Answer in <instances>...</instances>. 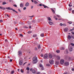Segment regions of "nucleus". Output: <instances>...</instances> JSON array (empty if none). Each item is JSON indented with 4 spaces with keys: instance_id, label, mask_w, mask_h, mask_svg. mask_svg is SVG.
I'll list each match as a JSON object with an SVG mask.
<instances>
[{
    "instance_id": "1",
    "label": "nucleus",
    "mask_w": 74,
    "mask_h": 74,
    "mask_svg": "<svg viewBox=\"0 0 74 74\" xmlns=\"http://www.w3.org/2000/svg\"><path fill=\"white\" fill-rule=\"evenodd\" d=\"M33 61L32 63L34 64H36L37 63V62L38 61V60H37V58L36 57H34L33 59Z\"/></svg>"
},
{
    "instance_id": "2",
    "label": "nucleus",
    "mask_w": 74,
    "mask_h": 74,
    "mask_svg": "<svg viewBox=\"0 0 74 74\" xmlns=\"http://www.w3.org/2000/svg\"><path fill=\"white\" fill-rule=\"evenodd\" d=\"M6 9L7 10H12L13 12H15L16 13H18V12H17V11H16L15 10H14L12 8H11L10 7L6 8Z\"/></svg>"
},
{
    "instance_id": "3",
    "label": "nucleus",
    "mask_w": 74,
    "mask_h": 74,
    "mask_svg": "<svg viewBox=\"0 0 74 74\" xmlns=\"http://www.w3.org/2000/svg\"><path fill=\"white\" fill-rule=\"evenodd\" d=\"M37 22V21L36 20H33L32 21L30 22V23H35V22Z\"/></svg>"
},
{
    "instance_id": "4",
    "label": "nucleus",
    "mask_w": 74,
    "mask_h": 74,
    "mask_svg": "<svg viewBox=\"0 0 74 74\" xmlns=\"http://www.w3.org/2000/svg\"><path fill=\"white\" fill-rule=\"evenodd\" d=\"M49 62L51 64H53V61L52 60H51L49 61Z\"/></svg>"
},
{
    "instance_id": "5",
    "label": "nucleus",
    "mask_w": 74,
    "mask_h": 74,
    "mask_svg": "<svg viewBox=\"0 0 74 74\" xmlns=\"http://www.w3.org/2000/svg\"><path fill=\"white\" fill-rule=\"evenodd\" d=\"M39 66L41 68L42 70H44V68H43V66H42V64H39Z\"/></svg>"
},
{
    "instance_id": "6",
    "label": "nucleus",
    "mask_w": 74,
    "mask_h": 74,
    "mask_svg": "<svg viewBox=\"0 0 74 74\" xmlns=\"http://www.w3.org/2000/svg\"><path fill=\"white\" fill-rule=\"evenodd\" d=\"M64 64L65 66H69V63L68 62H65L64 63Z\"/></svg>"
},
{
    "instance_id": "7",
    "label": "nucleus",
    "mask_w": 74,
    "mask_h": 74,
    "mask_svg": "<svg viewBox=\"0 0 74 74\" xmlns=\"http://www.w3.org/2000/svg\"><path fill=\"white\" fill-rule=\"evenodd\" d=\"M19 64L20 66H22V65L23 64V62L22 60H20L19 62Z\"/></svg>"
},
{
    "instance_id": "8",
    "label": "nucleus",
    "mask_w": 74,
    "mask_h": 74,
    "mask_svg": "<svg viewBox=\"0 0 74 74\" xmlns=\"http://www.w3.org/2000/svg\"><path fill=\"white\" fill-rule=\"evenodd\" d=\"M52 57H53V56H52V55L51 54H49V58H52Z\"/></svg>"
},
{
    "instance_id": "9",
    "label": "nucleus",
    "mask_w": 74,
    "mask_h": 74,
    "mask_svg": "<svg viewBox=\"0 0 74 74\" xmlns=\"http://www.w3.org/2000/svg\"><path fill=\"white\" fill-rule=\"evenodd\" d=\"M64 61L63 60H62L60 61V63L61 64H63L64 63Z\"/></svg>"
},
{
    "instance_id": "10",
    "label": "nucleus",
    "mask_w": 74,
    "mask_h": 74,
    "mask_svg": "<svg viewBox=\"0 0 74 74\" xmlns=\"http://www.w3.org/2000/svg\"><path fill=\"white\" fill-rule=\"evenodd\" d=\"M18 52V55H19V56H21V55H22V51H19Z\"/></svg>"
},
{
    "instance_id": "11",
    "label": "nucleus",
    "mask_w": 74,
    "mask_h": 74,
    "mask_svg": "<svg viewBox=\"0 0 74 74\" xmlns=\"http://www.w3.org/2000/svg\"><path fill=\"white\" fill-rule=\"evenodd\" d=\"M69 51L70 52L73 51V47H71L69 48Z\"/></svg>"
},
{
    "instance_id": "12",
    "label": "nucleus",
    "mask_w": 74,
    "mask_h": 74,
    "mask_svg": "<svg viewBox=\"0 0 74 74\" xmlns=\"http://www.w3.org/2000/svg\"><path fill=\"white\" fill-rule=\"evenodd\" d=\"M55 64H57L58 65H59V61L55 62Z\"/></svg>"
},
{
    "instance_id": "13",
    "label": "nucleus",
    "mask_w": 74,
    "mask_h": 74,
    "mask_svg": "<svg viewBox=\"0 0 74 74\" xmlns=\"http://www.w3.org/2000/svg\"><path fill=\"white\" fill-rule=\"evenodd\" d=\"M68 40H70V39L71 38V36H70V35H68Z\"/></svg>"
},
{
    "instance_id": "14",
    "label": "nucleus",
    "mask_w": 74,
    "mask_h": 74,
    "mask_svg": "<svg viewBox=\"0 0 74 74\" xmlns=\"http://www.w3.org/2000/svg\"><path fill=\"white\" fill-rule=\"evenodd\" d=\"M68 29L67 28H65L64 29V31L65 32H67V30H68Z\"/></svg>"
},
{
    "instance_id": "15",
    "label": "nucleus",
    "mask_w": 74,
    "mask_h": 74,
    "mask_svg": "<svg viewBox=\"0 0 74 74\" xmlns=\"http://www.w3.org/2000/svg\"><path fill=\"white\" fill-rule=\"evenodd\" d=\"M32 72L33 74H35V73H36V71H35L34 69H33L32 70Z\"/></svg>"
},
{
    "instance_id": "16",
    "label": "nucleus",
    "mask_w": 74,
    "mask_h": 74,
    "mask_svg": "<svg viewBox=\"0 0 74 74\" xmlns=\"http://www.w3.org/2000/svg\"><path fill=\"white\" fill-rule=\"evenodd\" d=\"M29 3L28 2H27L25 4V6L26 7H28V6H29Z\"/></svg>"
},
{
    "instance_id": "17",
    "label": "nucleus",
    "mask_w": 74,
    "mask_h": 74,
    "mask_svg": "<svg viewBox=\"0 0 74 74\" xmlns=\"http://www.w3.org/2000/svg\"><path fill=\"white\" fill-rule=\"evenodd\" d=\"M56 58L58 60H60V57L58 56H57Z\"/></svg>"
},
{
    "instance_id": "18",
    "label": "nucleus",
    "mask_w": 74,
    "mask_h": 74,
    "mask_svg": "<svg viewBox=\"0 0 74 74\" xmlns=\"http://www.w3.org/2000/svg\"><path fill=\"white\" fill-rule=\"evenodd\" d=\"M44 58H45V59H47V58H48V55L47 54H45L44 56Z\"/></svg>"
},
{
    "instance_id": "19",
    "label": "nucleus",
    "mask_w": 74,
    "mask_h": 74,
    "mask_svg": "<svg viewBox=\"0 0 74 74\" xmlns=\"http://www.w3.org/2000/svg\"><path fill=\"white\" fill-rule=\"evenodd\" d=\"M40 37H44V33H42L40 34Z\"/></svg>"
},
{
    "instance_id": "20",
    "label": "nucleus",
    "mask_w": 74,
    "mask_h": 74,
    "mask_svg": "<svg viewBox=\"0 0 74 74\" xmlns=\"http://www.w3.org/2000/svg\"><path fill=\"white\" fill-rule=\"evenodd\" d=\"M20 7H23V3H21L20 5Z\"/></svg>"
},
{
    "instance_id": "21",
    "label": "nucleus",
    "mask_w": 74,
    "mask_h": 74,
    "mask_svg": "<svg viewBox=\"0 0 74 74\" xmlns=\"http://www.w3.org/2000/svg\"><path fill=\"white\" fill-rule=\"evenodd\" d=\"M60 49L61 50H64V48L63 47H62L60 48Z\"/></svg>"
},
{
    "instance_id": "22",
    "label": "nucleus",
    "mask_w": 74,
    "mask_h": 74,
    "mask_svg": "<svg viewBox=\"0 0 74 74\" xmlns=\"http://www.w3.org/2000/svg\"><path fill=\"white\" fill-rule=\"evenodd\" d=\"M49 24H50L51 25H52V24H53V23L51 21H49Z\"/></svg>"
},
{
    "instance_id": "23",
    "label": "nucleus",
    "mask_w": 74,
    "mask_h": 74,
    "mask_svg": "<svg viewBox=\"0 0 74 74\" xmlns=\"http://www.w3.org/2000/svg\"><path fill=\"white\" fill-rule=\"evenodd\" d=\"M33 37H37V35L34 34L33 35Z\"/></svg>"
},
{
    "instance_id": "24",
    "label": "nucleus",
    "mask_w": 74,
    "mask_h": 74,
    "mask_svg": "<svg viewBox=\"0 0 74 74\" xmlns=\"http://www.w3.org/2000/svg\"><path fill=\"white\" fill-rule=\"evenodd\" d=\"M2 4L3 5H5V4H6V2H3Z\"/></svg>"
},
{
    "instance_id": "25",
    "label": "nucleus",
    "mask_w": 74,
    "mask_h": 74,
    "mask_svg": "<svg viewBox=\"0 0 74 74\" xmlns=\"http://www.w3.org/2000/svg\"><path fill=\"white\" fill-rule=\"evenodd\" d=\"M38 49H40V48H41L40 45H38Z\"/></svg>"
},
{
    "instance_id": "26",
    "label": "nucleus",
    "mask_w": 74,
    "mask_h": 74,
    "mask_svg": "<svg viewBox=\"0 0 74 74\" xmlns=\"http://www.w3.org/2000/svg\"><path fill=\"white\" fill-rule=\"evenodd\" d=\"M57 53H60V50H57L56 51Z\"/></svg>"
},
{
    "instance_id": "27",
    "label": "nucleus",
    "mask_w": 74,
    "mask_h": 74,
    "mask_svg": "<svg viewBox=\"0 0 74 74\" xmlns=\"http://www.w3.org/2000/svg\"><path fill=\"white\" fill-rule=\"evenodd\" d=\"M74 30V27H73V29H71L69 31L70 32H72V31H73V30Z\"/></svg>"
},
{
    "instance_id": "28",
    "label": "nucleus",
    "mask_w": 74,
    "mask_h": 74,
    "mask_svg": "<svg viewBox=\"0 0 74 74\" xmlns=\"http://www.w3.org/2000/svg\"><path fill=\"white\" fill-rule=\"evenodd\" d=\"M34 2L35 4H37V3H38L36 1H34Z\"/></svg>"
},
{
    "instance_id": "29",
    "label": "nucleus",
    "mask_w": 74,
    "mask_h": 74,
    "mask_svg": "<svg viewBox=\"0 0 74 74\" xmlns=\"http://www.w3.org/2000/svg\"><path fill=\"white\" fill-rule=\"evenodd\" d=\"M69 7H72V5H71V3H70L69 4Z\"/></svg>"
},
{
    "instance_id": "30",
    "label": "nucleus",
    "mask_w": 74,
    "mask_h": 74,
    "mask_svg": "<svg viewBox=\"0 0 74 74\" xmlns=\"http://www.w3.org/2000/svg\"><path fill=\"white\" fill-rule=\"evenodd\" d=\"M44 7V8H48V7L47 6L45 5Z\"/></svg>"
},
{
    "instance_id": "31",
    "label": "nucleus",
    "mask_w": 74,
    "mask_h": 74,
    "mask_svg": "<svg viewBox=\"0 0 74 74\" xmlns=\"http://www.w3.org/2000/svg\"><path fill=\"white\" fill-rule=\"evenodd\" d=\"M50 66V64H46V66Z\"/></svg>"
},
{
    "instance_id": "32",
    "label": "nucleus",
    "mask_w": 74,
    "mask_h": 74,
    "mask_svg": "<svg viewBox=\"0 0 74 74\" xmlns=\"http://www.w3.org/2000/svg\"><path fill=\"white\" fill-rule=\"evenodd\" d=\"M40 72H38L36 73V74H40Z\"/></svg>"
},
{
    "instance_id": "33",
    "label": "nucleus",
    "mask_w": 74,
    "mask_h": 74,
    "mask_svg": "<svg viewBox=\"0 0 74 74\" xmlns=\"http://www.w3.org/2000/svg\"><path fill=\"white\" fill-rule=\"evenodd\" d=\"M23 21H26V18H23Z\"/></svg>"
},
{
    "instance_id": "34",
    "label": "nucleus",
    "mask_w": 74,
    "mask_h": 74,
    "mask_svg": "<svg viewBox=\"0 0 74 74\" xmlns=\"http://www.w3.org/2000/svg\"><path fill=\"white\" fill-rule=\"evenodd\" d=\"M70 45L72 46H74V44L73 43H71Z\"/></svg>"
},
{
    "instance_id": "35",
    "label": "nucleus",
    "mask_w": 74,
    "mask_h": 74,
    "mask_svg": "<svg viewBox=\"0 0 74 74\" xmlns=\"http://www.w3.org/2000/svg\"><path fill=\"white\" fill-rule=\"evenodd\" d=\"M32 33V32L31 31H29L28 32V34H30V33Z\"/></svg>"
},
{
    "instance_id": "36",
    "label": "nucleus",
    "mask_w": 74,
    "mask_h": 74,
    "mask_svg": "<svg viewBox=\"0 0 74 74\" xmlns=\"http://www.w3.org/2000/svg\"><path fill=\"white\" fill-rule=\"evenodd\" d=\"M60 26H63V24H62V23H60Z\"/></svg>"
},
{
    "instance_id": "37",
    "label": "nucleus",
    "mask_w": 74,
    "mask_h": 74,
    "mask_svg": "<svg viewBox=\"0 0 74 74\" xmlns=\"http://www.w3.org/2000/svg\"><path fill=\"white\" fill-rule=\"evenodd\" d=\"M66 53H69V52L68 51V50H67V49L66 50Z\"/></svg>"
},
{
    "instance_id": "38",
    "label": "nucleus",
    "mask_w": 74,
    "mask_h": 74,
    "mask_svg": "<svg viewBox=\"0 0 74 74\" xmlns=\"http://www.w3.org/2000/svg\"><path fill=\"white\" fill-rule=\"evenodd\" d=\"M27 70H30V68L28 67H27Z\"/></svg>"
},
{
    "instance_id": "39",
    "label": "nucleus",
    "mask_w": 74,
    "mask_h": 74,
    "mask_svg": "<svg viewBox=\"0 0 74 74\" xmlns=\"http://www.w3.org/2000/svg\"><path fill=\"white\" fill-rule=\"evenodd\" d=\"M13 6H14V7H17V5H14Z\"/></svg>"
},
{
    "instance_id": "40",
    "label": "nucleus",
    "mask_w": 74,
    "mask_h": 74,
    "mask_svg": "<svg viewBox=\"0 0 74 74\" xmlns=\"http://www.w3.org/2000/svg\"><path fill=\"white\" fill-rule=\"evenodd\" d=\"M21 73H23V69H22L21 70Z\"/></svg>"
},
{
    "instance_id": "41",
    "label": "nucleus",
    "mask_w": 74,
    "mask_h": 74,
    "mask_svg": "<svg viewBox=\"0 0 74 74\" xmlns=\"http://www.w3.org/2000/svg\"><path fill=\"white\" fill-rule=\"evenodd\" d=\"M48 19L49 21H51V18L50 17H49L48 18Z\"/></svg>"
},
{
    "instance_id": "42",
    "label": "nucleus",
    "mask_w": 74,
    "mask_h": 74,
    "mask_svg": "<svg viewBox=\"0 0 74 74\" xmlns=\"http://www.w3.org/2000/svg\"><path fill=\"white\" fill-rule=\"evenodd\" d=\"M68 23H69V24H71V23H72V22H71V21L69 22H68Z\"/></svg>"
},
{
    "instance_id": "43",
    "label": "nucleus",
    "mask_w": 74,
    "mask_h": 74,
    "mask_svg": "<svg viewBox=\"0 0 74 74\" xmlns=\"http://www.w3.org/2000/svg\"><path fill=\"white\" fill-rule=\"evenodd\" d=\"M3 22V20H0V22Z\"/></svg>"
},
{
    "instance_id": "44",
    "label": "nucleus",
    "mask_w": 74,
    "mask_h": 74,
    "mask_svg": "<svg viewBox=\"0 0 74 74\" xmlns=\"http://www.w3.org/2000/svg\"><path fill=\"white\" fill-rule=\"evenodd\" d=\"M20 36H21V37H23V35L21 34H20Z\"/></svg>"
},
{
    "instance_id": "45",
    "label": "nucleus",
    "mask_w": 74,
    "mask_h": 74,
    "mask_svg": "<svg viewBox=\"0 0 74 74\" xmlns=\"http://www.w3.org/2000/svg\"><path fill=\"white\" fill-rule=\"evenodd\" d=\"M14 73V71H12L11 72V74H13Z\"/></svg>"
},
{
    "instance_id": "46",
    "label": "nucleus",
    "mask_w": 74,
    "mask_h": 74,
    "mask_svg": "<svg viewBox=\"0 0 74 74\" xmlns=\"http://www.w3.org/2000/svg\"><path fill=\"white\" fill-rule=\"evenodd\" d=\"M24 28H25V29H27L28 28V27H26V26H25L24 27Z\"/></svg>"
},
{
    "instance_id": "47",
    "label": "nucleus",
    "mask_w": 74,
    "mask_h": 74,
    "mask_svg": "<svg viewBox=\"0 0 74 74\" xmlns=\"http://www.w3.org/2000/svg\"><path fill=\"white\" fill-rule=\"evenodd\" d=\"M63 26H66V25L65 24H63Z\"/></svg>"
},
{
    "instance_id": "48",
    "label": "nucleus",
    "mask_w": 74,
    "mask_h": 74,
    "mask_svg": "<svg viewBox=\"0 0 74 74\" xmlns=\"http://www.w3.org/2000/svg\"><path fill=\"white\" fill-rule=\"evenodd\" d=\"M35 51H37V47H35Z\"/></svg>"
},
{
    "instance_id": "49",
    "label": "nucleus",
    "mask_w": 74,
    "mask_h": 74,
    "mask_svg": "<svg viewBox=\"0 0 74 74\" xmlns=\"http://www.w3.org/2000/svg\"><path fill=\"white\" fill-rule=\"evenodd\" d=\"M26 9V7H24L23 8V10H25Z\"/></svg>"
},
{
    "instance_id": "50",
    "label": "nucleus",
    "mask_w": 74,
    "mask_h": 74,
    "mask_svg": "<svg viewBox=\"0 0 74 74\" xmlns=\"http://www.w3.org/2000/svg\"><path fill=\"white\" fill-rule=\"evenodd\" d=\"M29 29H31V28H32V27L31 26H29Z\"/></svg>"
},
{
    "instance_id": "51",
    "label": "nucleus",
    "mask_w": 74,
    "mask_h": 74,
    "mask_svg": "<svg viewBox=\"0 0 74 74\" xmlns=\"http://www.w3.org/2000/svg\"><path fill=\"white\" fill-rule=\"evenodd\" d=\"M34 15H32L31 16H29V17H30V18H33V17H34Z\"/></svg>"
},
{
    "instance_id": "52",
    "label": "nucleus",
    "mask_w": 74,
    "mask_h": 74,
    "mask_svg": "<svg viewBox=\"0 0 74 74\" xmlns=\"http://www.w3.org/2000/svg\"><path fill=\"white\" fill-rule=\"evenodd\" d=\"M69 11H71V10H72V8H69Z\"/></svg>"
},
{
    "instance_id": "53",
    "label": "nucleus",
    "mask_w": 74,
    "mask_h": 74,
    "mask_svg": "<svg viewBox=\"0 0 74 74\" xmlns=\"http://www.w3.org/2000/svg\"><path fill=\"white\" fill-rule=\"evenodd\" d=\"M57 16L58 18H60V16L59 15H57Z\"/></svg>"
},
{
    "instance_id": "54",
    "label": "nucleus",
    "mask_w": 74,
    "mask_h": 74,
    "mask_svg": "<svg viewBox=\"0 0 74 74\" xmlns=\"http://www.w3.org/2000/svg\"><path fill=\"white\" fill-rule=\"evenodd\" d=\"M71 33H72V34L74 35V32H71Z\"/></svg>"
},
{
    "instance_id": "55",
    "label": "nucleus",
    "mask_w": 74,
    "mask_h": 74,
    "mask_svg": "<svg viewBox=\"0 0 74 74\" xmlns=\"http://www.w3.org/2000/svg\"><path fill=\"white\" fill-rule=\"evenodd\" d=\"M51 10L52 12L54 11V10L52 8H51Z\"/></svg>"
},
{
    "instance_id": "56",
    "label": "nucleus",
    "mask_w": 74,
    "mask_h": 74,
    "mask_svg": "<svg viewBox=\"0 0 74 74\" xmlns=\"http://www.w3.org/2000/svg\"><path fill=\"white\" fill-rule=\"evenodd\" d=\"M72 13H73V14H74V10H72Z\"/></svg>"
},
{
    "instance_id": "57",
    "label": "nucleus",
    "mask_w": 74,
    "mask_h": 74,
    "mask_svg": "<svg viewBox=\"0 0 74 74\" xmlns=\"http://www.w3.org/2000/svg\"><path fill=\"white\" fill-rule=\"evenodd\" d=\"M72 71H74V68H72L71 69Z\"/></svg>"
},
{
    "instance_id": "58",
    "label": "nucleus",
    "mask_w": 74,
    "mask_h": 74,
    "mask_svg": "<svg viewBox=\"0 0 74 74\" xmlns=\"http://www.w3.org/2000/svg\"><path fill=\"white\" fill-rule=\"evenodd\" d=\"M0 9H3V7L1 6H0Z\"/></svg>"
},
{
    "instance_id": "59",
    "label": "nucleus",
    "mask_w": 74,
    "mask_h": 74,
    "mask_svg": "<svg viewBox=\"0 0 74 74\" xmlns=\"http://www.w3.org/2000/svg\"><path fill=\"white\" fill-rule=\"evenodd\" d=\"M10 62H12V59H11L10 60Z\"/></svg>"
},
{
    "instance_id": "60",
    "label": "nucleus",
    "mask_w": 74,
    "mask_h": 74,
    "mask_svg": "<svg viewBox=\"0 0 74 74\" xmlns=\"http://www.w3.org/2000/svg\"><path fill=\"white\" fill-rule=\"evenodd\" d=\"M52 12L53 14H55V11L54 10Z\"/></svg>"
},
{
    "instance_id": "61",
    "label": "nucleus",
    "mask_w": 74,
    "mask_h": 74,
    "mask_svg": "<svg viewBox=\"0 0 74 74\" xmlns=\"http://www.w3.org/2000/svg\"><path fill=\"white\" fill-rule=\"evenodd\" d=\"M72 38H73V39H74V36H72Z\"/></svg>"
},
{
    "instance_id": "62",
    "label": "nucleus",
    "mask_w": 74,
    "mask_h": 74,
    "mask_svg": "<svg viewBox=\"0 0 74 74\" xmlns=\"http://www.w3.org/2000/svg\"><path fill=\"white\" fill-rule=\"evenodd\" d=\"M32 70H33V69L31 68V69H30V71H32Z\"/></svg>"
},
{
    "instance_id": "63",
    "label": "nucleus",
    "mask_w": 74,
    "mask_h": 74,
    "mask_svg": "<svg viewBox=\"0 0 74 74\" xmlns=\"http://www.w3.org/2000/svg\"><path fill=\"white\" fill-rule=\"evenodd\" d=\"M7 39H5V42H7Z\"/></svg>"
},
{
    "instance_id": "64",
    "label": "nucleus",
    "mask_w": 74,
    "mask_h": 74,
    "mask_svg": "<svg viewBox=\"0 0 74 74\" xmlns=\"http://www.w3.org/2000/svg\"><path fill=\"white\" fill-rule=\"evenodd\" d=\"M39 5L40 6H42V4H39Z\"/></svg>"
}]
</instances>
